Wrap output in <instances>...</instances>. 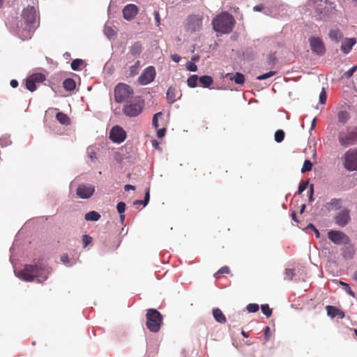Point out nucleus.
I'll list each match as a JSON object with an SVG mask.
<instances>
[{"label":"nucleus","instance_id":"1","mask_svg":"<svg viewBox=\"0 0 357 357\" xmlns=\"http://www.w3.org/2000/svg\"><path fill=\"white\" fill-rule=\"evenodd\" d=\"M303 10L321 21H328L337 13L335 1L331 0H308L303 6Z\"/></svg>","mask_w":357,"mask_h":357},{"label":"nucleus","instance_id":"2","mask_svg":"<svg viewBox=\"0 0 357 357\" xmlns=\"http://www.w3.org/2000/svg\"><path fill=\"white\" fill-rule=\"evenodd\" d=\"M52 273V268L43 262L37 264H26L19 272L15 271V275L25 282L36 281L42 283L47 280Z\"/></svg>","mask_w":357,"mask_h":357},{"label":"nucleus","instance_id":"3","mask_svg":"<svg viewBox=\"0 0 357 357\" xmlns=\"http://www.w3.org/2000/svg\"><path fill=\"white\" fill-rule=\"evenodd\" d=\"M212 24L215 31L227 34L232 31L235 20L229 13L222 12L213 20Z\"/></svg>","mask_w":357,"mask_h":357},{"label":"nucleus","instance_id":"4","mask_svg":"<svg viewBox=\"0 0 357 357\" xmlns=\"http://www.w3.org/2000/svg\"><path fill=\"white\" fill-rule=\"evenodd\" d=\"M37 26V13L33 6H27L22 11L21 26L19 29L29 33L33 31Z\"/></svg>","mask_w":357,"mask_h":357},{"label":"nucleus","instance_id":"5","mask_svg":"<svg viewBox=\"0 0 357 357\" xmlns=\"http://www.w3.org/2000/svg\"><path fill=\"white\" fill-rule=\"evenodd\" d=\"M146 326L152 333H157L160 329L163 317L156 309L150 308L147 310L146 314Z\"/></svg>","mask_w":357,"mask_h":357},{"label":"nucleus","instance_id":"6","mask_svg":"<svg viewBox=\"0 0 357 357\" xmlns=\"http://www.w3.org/2000/svg\"><path fill=\"white\" fill-rule=\"evenodd\" d=\"M144 105V100L141 97L137 96L126 102L123 107V112L126 116L135 117L142 113Z\"/></svg>","mask_w":357,"mask_h":357},{"label":"nucleus","instance_id":"7","mask_svg":"<svg viewBox=\"0 0 357 357\" xmlns=\"http://www.w3.org/2000/svg\"><path fill=\"white\" fill-rule=\"evenodd\" d=\"M132 89L124 83H119L114 88V100L121 103L127 100L133 94Z\"/></svg>","mask_w":357,"mask_h":357},{"label":"nucleus","instance_id":"8","mask_svg":"<svg viewBox=\"0 0 357 357\" xmlns=\"http://www.w3.org/2000/svg\"><path fill=\"white\" fill-rule=\"evenodd\" d=\"M308 42L312 52L319 56L325 54L326 49L323 40L319 37L310 36Z\"/></svg>","mask_w":357,"mask_h":357},{"label":"nucleus","instance_id":"9","mask_svg":"<svg viewBox=\"0 0 357 357\" xmlns=\"http://www.w3.org/2000/svg\"><path fill=\"white\" fill-rule=\"evenodd\" d=\"M328 238L331 242L337 245L349 244L350 243L349 237L340 230L331 229L328 231Z\"/></svg>","mask_w":357,"mask_h":357},{"label":"nucleus","instance_id":"10","mask_svg":"<svg viewBox=\"0 0 357 357\" xmlns=\"http://www.w3.org/2000/svg\"><path fill=\"white\" fill-rule=\"evenodd\" d=\"M344 167L349 171L357 170V149L346 152L344 154Z\"/></svg>","mask_w":357,"mask_h":357},{"label":"nucleus","instance_id":"11","mask_svg":"<svg viewBox=\"0 0 357 357\" xmlns=\"http://www.w3.org/2000/svg\"><path fill=\"white\" fill-rule=\"evenodd\" d=\"M96 188L90 183H81L76 189L77 196L83 199H89L95 192Z\"/></svg>","mask_w":357,"mask_h":357},{"label":"nucleus","instance_id":"12","mask_svg":"<svg viewBox=\"0 0 357 357\" xmlns=\"http://www.w3.org/2000/svg\"><path fill=\"white\" fill-rule=\"evenodd\" d=\"M185 26L188 31H198L202 26V17L199 15H191L187 18Z\"/></svg>","mask_w":357,"mask_h":357},{"label":"nucleus","instance_id":"13","mask_svg":"<svg viewBox=\"0 0 357 357\" xmlns=\"http://www.w3.org/2000/svg\"><path fill=\"white\" fill-rule=\"evenodd\" d=\"M155 75V68L150 66L143 70L138 78V82L142 85H147L154 80Z\"/></svg>","mask_w":357,"mask_h":357},{"label":"nucleus","instance_id":"14","mask_svg":"<svg viewBox=\"0 0 357 357\" xmlns=\"http://www.w3.org/2000/svg\"><path fill=\"white\" fill-rule=\"evenodd\" d=\"M126 138V132L119 126H114L109 132V139L114 143L121 144Z\"/></svg>","mask_w":357,"mask_h":357},{"label":"nucleus","instance_id":"15","mask_svg":"<svg viewBox=\"0 0 357 357\" xmlns=\"http://www.w3.org/2000/svg\"><path fill=\"white\" fill-rule=\"evenodd\" d=\"M350 220V211L346 208L338 212L334 217L335 223L340 227H344Z\"/></svg>","mask_w":357,"mask_h":357},{"label":"nucleus","instance_id":"16","mask_svg":"<svg viewBox=\"0 0 357 357\" xmlns=\"http://www.w3.org/2000/svg\"><path fill=\"white\" fill-rule=\"evenodd\" d=\"M338 139L340 144L344 147H348L354 144L357 141V127L348 132L345 136L340 135Z\"/></svg>","mask_w":357,"mask_h":357},{"label":"nucleus","instance_id":"17","mask_svg":"<svg viewBox=\"0 0 357 357\" xmlns=\"http://www.w3.org/2000/svg\"><path fill=\"white\" fill-rule=\"evenodd\" d=\"M123 18L128 21L133 20L138 13V7L132 3L126 5L123 10Z\"/></svg>","mask_w":357,"mask_h":357},{"label":"nucleus","instance_id":"18","mask_svg":"<svg viewBox=\"0 0 357 357\" xmlns=\"http://www.w3.org/2000/svg\"><path fill=\"white\" fill-rule=\"evenodd\" d=\"M356 40L354 38H346L343 40L341 44L340 50L344 54H349L354 45L356 44Z\"/></svg>","mask_w":357,"mask_h":357},{"label":"nucleus","instance_id":"19","mask_svg":"<svg viewBox=\"0 0 357 357\" xmlns=\"http://www.w3.org/2000/svg\"><path fill=\"white\" fill-rule=\"evenodd\" d=\"M327 315L331 318L338 317L343 319L345 316L344 312L337 307L333 305H327L326 307Z\"/></svg>","mask_w":357,"mask_h":357},{"label":"nucleus","instance_id":"20","mask_svg":"<svg viewBox=\"0 0 357 357\" xmlns=\"http://www.w3.org/2000/svg\"><path fill=\"white\" fill-rule=\"evenodd\" d=\"M342 257L345 259H351L355 255L354 246L349 243V244H344V246L342 249Z\"/></svg>","mask_w":357,"mask_h":357},{"label":"nucleus","instance_id":"21","mask_svg":"<svg viewBox=\"0 0 357 357\" xmlns=\"http://www.w3.org/2000/svg\"><path fill=\"white\" fill-rule=\"evenodd\" d=\"M226 77L234 81L236 84H243L245 82V76L241 73H231L226 75Z\"/></svg>","mask_w":357,"mask_h":357},{"label":"nucleus","instance_id":"22","mask_svg":"<svg viewBox=\"0 0 357 357\" xmlns=\"http://www.w3.org/2000/svg\"><path fill=\"white\" fill-rule=\"evenodd\" d=\"M176 93H177V89L176 86H171L169 87L167 91V99L168 100V102L169 104H173L177 100L176 98ZM181 96V94H180V96L178 98L179 99Z\"/></svg>","mask_w":357,"mask_h":357},{"label":"nucleus","instance_id":"23","mask_svg":"<svg viewBox=\"0 0 357 357\" xmlns=\"http://www.w3.org/2000/svg\"><path fill=\"white\" fill-rule=\"evenodd\" d=\"M329 38L335 41V43H339L342 39L343 35L339 29H332L330 30L328 33Z\"/></svg>","mask_w":357,"mask_h":357},{"label":"nucleus","instance_id":"24","mask_svg":"<svg viewBox=\"0 0 357 357\" xmlns=\"http://www.w3.org/2000/svg\"><path fill=\"white\" fill-rule=\"evenodd\" d=\"M213 316L215 320L220 324H224L226 322V317L219 308L213 309Z\"/></svg>","mask_w":357,"mask_h":357},{"label":"nucleus","instance_id":"25","mask_svg":"<svg viewBox=\"0 0 357 357\" xmlns=\"http://www.w3.org/2000/svg\"><path fill=\"white\" fill-rule=\"evenodd\" d=\"M342 203L341 199L333 198L327 203V207L330 210H337L341 208Z\"/></svg>","mask_w":357,"mask_h":357},{"label":"nucleus","instance_id":"26","mask_svg":"<svg viewBox=\"0 0 357 357\" xmlns=\"http://www.w3.org/2000/svg\"><path fill=\"white\" fill-rule=\"evenodd\" d=\"M199 82L204 88H209L213 79L210 75H202L199 77Z\"/></svg>","mask_w":357,"mask_h":357},{"label":"nucleus","instance_id":"27","mask_svg":"<svg viewBox=\"0 0 357 357\" xmlns=\"http://www.w3.org/2000/svg\"><path fill=\"white\" fill-rule=\"evenodd\" d=\"M142 52V47L140 42H135L130 50V54L134 56H139Z\"/></svg>","mask_w":357,"mask_h":357},{"label":"nucleus","instance_id":"28","mask_svg":"<svg viewBox=\"0 0 357 357\" xmlns=\"http://www.w3.org/2000/svg\"><path fill=\"white\" fill-rule=\"evenodd\" d=\"M100 215L98 212L96 211H91L88 213H86L84 215V218L87 221H93L96 222L100 220Z\"/></svg>","mask_w":357,"mask_h":357},{"label":"nucleus","instance_id":"29","mask_svg":"<svg viewBox=\"0 0 357 357\" xmlns=\"http://www.w3.org/2000/svg\"><path fill=\"white\" fill-rule=\"evenodd\" d=\"M56 119L57 121L62 125H69L70 124V118L68 116L63 112H57L56 114Z\"/></svg>","mask_w":357,"mask_h":357},{"label":"nucleus","instance_id":"30","mask_svg":"<svg viewBox=\"0 0 357 357\" xmlns=\"http://www.w3.org/2000/svg\"><path fill=\"white\" fill-rule=\"evenodd\" d=\"M63 88L68 91H72L75 89L76 84L73 78H66L63 82Z\"/></svg>","mask_w":357,"mask_h":357},{"label":"nucleus","instance_id":"31","mask_svg":"<svg viewBox=\"0 0 357 357\" xmlns=\"http://www.w3.org/2000/svg\"><path fill=\"white\" fill-rule=\"evenodd\" d=\"M350 118V115L347 111L341 110L337 113L338 122L344 124Z\"/></svg>","mask_w":357,"mask_h":357},{"label":"nucleus","instance_id":"32","mask_svg":"<svg viewBox=\"0 0 357 357\" xmlns=\"http://www.w3.org/2000/svg\"><path fill=\"white\" fill-rule=\"evenodd\" d=\"M103 31L105 35L109 40L114 39L116 36V31L109 26L105 25Z\"/></svg>","mask_w":357,"mask_h":357},{"label":"nucleus","instance_id":"33","mask_svg":"<svg viewBox=\"0 0 357 357\" xmlns=\"http://www.w3.org/2000/svg\"><path fill=\"white\" fill-rule=\"evenodd\" d=\"M25 85L26 89H28L31 92H33L36 90V83L33 80V79L29 76L25 80Z\"/></svg>","mask_w":357,"mask_h":357},{"label":"nucleus","instance_id":"34","mask_svg":"<svg viewBox=\"0 0 357 357\" xmlns=\"http://www.w3.org/2000/svg\"><path fill=\"white\" fill-rule=\"evenodd\" d=\"M84 63V60L81 59H75L71 62L70 67L73 70H79Z\"/></svg>","mask_w":357,"mask_h":357},{"label":"nucleus","instance_id":"35","mask_svg":"<svg viewBox=\"0 0 357 357\" xmlns=\"http://www.w3.org/2000/svg\"><path fill=\"white\" fill-rule=\"evenodd\" d=\"M199 80V77L197 75H190L187 79L188 86L190 88H195L197 86V81Z\"/></svg>","mask_w":357,"mask_h":357},{"label":"nucleus","instance_id":"36","mask_svg":"<svg viewBox=\"0 0 357 357\" xmlns=\"http://www.w3.org/2000/svg\"><path fill=\"white\" fill-rule=\"evenodd\" d=\"M296 275V271L294 268H285L284 271V280H291Z\"/></svg>","mask_w":357,"mask_h":357},{"label":"nucleus","instance_id":"37","mask_svg":"<svg viewBox=\"0 0 357 357\" xmlns=\"http://www.w3.org/2000/svg\"><path fill=\"white\" fill-rule=\"evenodd\" d=\"M284 136H285V134L282 130H281V129L277 130L274 135L275 141L277 143H280L284 140Z\"/></svg>","mask_w":357,"mask_h":357},{"label":"nucleus","instance_id":"38","mask_svg":"<svg viewBox=\"0 0 357 357\" xmlns=\"http://www.w3.org/2000/svg\"><path fill=\"white\" fill-rule=\"evenodd\" d=\"M30 77L33 79V80L36 83H37V82H38V83L43 82V81L45 80V75L43 74V73H33L31 75H30Z\"/></svg>","mask_w":357,"mask_h":357},{"label":"nucleus","instance_id":"39","mask_svg":"<svg viewBox=\"0 0 357 357\" xmlns=\"http://www.w3.org/2000/svg\"><path fill=\"white\" fill-rule=\"evenodd\" d=\"M261 310L262 313L266 317H270L272 314V309L270 308L268 304H264L261 305Z\"/></svg>","mask_w":357,"mask_h":357},{"label":"nucleus","instance_id":"40","mask_svg":"<svg viewBox=\"0 0 357 357\" xmlns=\"http://www.w3.org/2000/svg\"><path fill=\"white\" fill-rule=\"evenodd\" d=\"M87 155L89 158L91 160V162L93 163H96L98 160V158L96 156V153L91 148L87 149Z\"/></svg>","mask_w":357,"mask_h":357},{"label":"nucleus","instance_id":"41","mask_svg":"<svg viewBox=\"0 0 357 357\" xmlns=\"http://www.w3.org/2000/svg\"><path fill=\"white\" fill-rule=\"evenodd\" d=\"M312 163L310 160H305L304 161L303 165L301 168V172L305 173L306 172H310L312 169Z\"/></svg>","mask_w":357,"mask_h":357},{"label":"nucleus","instance_id":"42","mask_svg":"<svg viewBox=\"0 0 357 357\" xmlns=\"http://www.w3.org/2000/svg\"><path fill=\"white\" fill-rule=\"evenodd\" d=\"M327 93L326 89L323 87L319 94V102L321 105H324L326 102Z\"/></svg>","mask_w":357,"mask_h":357},{"label":"nucleus","instance_id":"43","mask_svg":"<svg viewBox=\"0 0 357 357\" xmlns=\"http://www.w3.org/2000/svg\"><path fill=\"white\" fill-rule=\"evenodd\" d=\"M276 74L275 71H269L268 73H264L257 77V80H264L268 79Z\"/></svg>","mask_w":357,"mask_h":357},{"label":"nucleus","instance_id":"44","mask_svg":"<svg viewBox=\"0 0 357 357\" xmlns=\"http://www.w3.org/2000/svg\"><path fill=\"white\" fill-rule=\"evenodd\" d=\"M246 309L248 312H256L259 310V306L257 303H250L247 305Z\"/></svg>","mask_w":357,"mask_h":357},{"label":"nucleus","instance_id":"45","mask_svg":"<svg viewBox=\"0 0 357 357\" xmlns=\"http://www.w3.org/2000/svg\"><path fill=\"white\" fill-rule=\"evenodd\" d=\"M186 69L190 72H196L197 70V66L193 61H188L185 65Z\"/></svg>","mask_w":357,"mask_h":357},{"label":"nucleus","instance_id":"46","mask_svg":"<svg viewBox=\"0 0 357 357\" xmlns=\"http://www.w3.org/2000/svg\"><path fill=\"white\" fill-rule=\"evenodd\" d=\"M308 185H309L308 181H305L301 182L298 185L297 193L298 195H301L303 191H305L306 190Z\"/></svg>","mask_w":357,"mask_h":357},{"label":"nucleus","instance_id":"47","mask_svg":"<svg viewBox=\"0 0 357 357\" xmlns=\"http://www.w3.org/2000/svg\"><path fill=\"white\" fill-rule=\"evenodd\" d=\"M162 112H159L155 113L152 119V126L154 128H157L158 127V118L162 116Z\"/></svg>","mask_w":357,"mask_h":357},{"label":"nucleus","instance_id":"48","mask_svg":"<svg viewBox=\"0 0 357 357\" xmlns=\"http://www.w3.org/2000/svg\"><path fill=\"white\" fill-rule=\"evenodd\" d=\"M11 144V141L10 139V136L6 135L3 136L0 139V146H7Z\"/></svg>","mask_w":357,"mask_h":357},{"label":"nucleus","instance_id":"49","mask_svg":"<svg viewBox=\"0 0 357 357\" xmlns=\"http://www.w3.org/2000/svg\"><path fill=\"white\" fill-rule=\"evenodd\" d=\"M126 205L123 202H119L116 205V210L119 214L124 213Z\"/></svg>","mask_w":357,"mask_h":357},{"label":"nucleus","instance_id":"50","mask_svg":"<svg viewBox=\"0 0 357 357\" xmlns=\"http://www.w3.org/2000/svg\"><path fill=\"white\" fill-rule=\"evenodd\" d=\"M149 200H150V188H147L145 190L144 197V199L142 200L144 202V206H146L148 205Z\"/></svg>","mask_w":357,"mask_h":357},{"label":"nucleus","instance_id":"51","mask_svg":"<svg viewBox=\"0 0 357 357\" xmlns=\"http://www.w3.org/2000/svg\"><path fill=\"white\" fill-rule=\"evenodd\" d=\"M356 70H357V66H354L349 70H347V72L344 73V76L347 79L350 78Z\"/></svg>","mask_w":357,"mask_h":357},{"label":"nucleus","instance_id":"52","mask_svg":"<svg viewBox=\"0 0 357 357\" xmlns=\"http://www.w3.org/2000/svg\"><path fill=\"white\" fill-rule=\"evenodd\" d=\"M92 237H91L90 236L87 235V234H84L82 236V241H83V244H84V247H86L89 243H91L92 242Z\"/></svg>","mask_w":357,"mask_h":357},{"label":"nucleus","instance_id":"53","mask_svg":"<svg viewBox=\"0 0 357 357\" xmlns=\"http://www.w3.org/2000/svg\"><path fill=\"white\" fill-rule=\"evenodd\" d=\"M140 65V61H137L134 65L130 67V75H135L137 73V70Z\"/></svg>","mask_w":357,"mask_h":357},{"label":"nucleus","instance_id":"54","mask_svg":"<svg viewBox=\"0 0 357 357\" xmlns=\"http://www.w3.org/2000/svg\"><path fill=\"white\" fill-rule=\"evenodd\" d=\"M277 59L273 54H269L267 57V62L269 65L273 66L275 64Z\"/></svg>","mask_w":357,"mask_h":357},{"label":"nucleus","instance_id":"55","mask_svg":"<svg viewBox=\"0 0 357 357\" xmlns=\"http://www.w3.org/2000/svg\"><path fill=\"white\" fill-rule=\"evenodd\" d=\"M306 229H310L312 230H314L315 236L317 238H319L320 237V233L319 230L314 227V225L312 223H309L307 226L306 227Z\"/></svg>","mask_w":357,"mask_h":357},{"label":"nucleus","instance_id":"56","mask_svg":"<svg viewBox=\"0 0 357 357\" xmlns=\"http://www.w3.org/2000/svg\"><path fill=\"white\" fill-rule=\"evenodd\" d=\"M229 273V268L227 266H223L218 270V271L214 275V276L217 278L218 275H219V274Z\"/></svg>","mask_w":357,"mask_h":357},{"label":"nucleus","instance_id":"57","mask_svg":"<svg viewBox=\"0 0 357 357\" xmlns=\"http://www.w3.org/2000/svg\"><path fill=\"white\" fill-rule=\"evenodd\" d=\"M61 261H62V263H63L64 265H66V266H72V264H69V261H70V259H69L68 256V255H62V256H61Z\"/></svg>","mask_w":357,"mask_h":357},{"label":"nucleus","instance_id":"58","mask_svg":"<svg viewBox=\"0 0 357 357\" xmlns=\"http://www.w3.org/2000/svg\"><path fill=\"white\" fill-rule=\"evenodd\" d=\"M165 133H166V128H162L158 130L157 136L158 138H162L165 135Z\"/></svg>","mask_w":357,"mask_h":357},{"label":"nucleus","instance_id":"59","mask_svg":"<svg viewBox=\"0 0 357 357\" xmlns=\"http://www.w3.org/2000/svg\"><path fill=\"white\" fill-rule=\"evenodd\" d=\"M270 331H271L270 327L269 326H266V328L264 329V340H265L266 342L269 340Z\"/></svg>","mask_w":357,"mask_h":357},{"label":"nucleus","instance_id":"60","mask_svg":"<svg viewBox=\"0 0 357 357\" xmlns=\"http://www.w3.org/2000/svg\"><path fill=\"white\" fill-rule=\"evenodd\" d=\"M346 291L348 294H349L350 296H351L352 297H354L355 296V294L354 292L351 290V289L350 288L349 285V284H346Z\"/></svg>","mask_w":357,"mask_h":357},{"label":"nucleus","instance_id":"61","mask_svg":"<svg viewBox=\"0 0 357 357\" xmlns=\"http://www.w3.org/2000/svg\"><path fill=\"white\" fill-rule=\"evenodd\" d=\"M171 58L176 63H178L181 61V56L178 54H173L171 56Z\"/></svg>","mask_w":357,"mask_h":357},{"label":"nucleus","instance_id":"62","mask_svg":"<svg viewBox=\"0 0 357 357\" xmlns=\"http://www.w3.org/2000/svg\"><path fill=\"white\" fill-rule=\"evenodd\" d=\"M135 189V186L133 185H130V184H126L125 186H124V190L126 191L127 190H134Z\"/></svg>","mask_w":357,"mask_h":357},{"label":"nucleus","instance_id":"63","mask_svg":"<svg viewBox=\"0 0 357 357\" xmlns=\"http://www.w3.org/2000/svg\"><path fill=\"white\" fill-rule=\"evenodd\" d=\"M10 84L12 88H16L18 86V82L16 79H12Z\"/></svg>","mask_w":357,"mask_h":357},{"label":"nucleus","instance_id":"64","mask_svg":"<svg viewBox=\"0 0 357 357\" xmlns=\"http://www.w3.org/2000/svg\"><path fill=\"white\" fill-rule=\"evenodd\" d=\"M154 17H155V20L156 21L157 25L159 26V24H160V17H159L158 12H157V11L154 12Z\"/></svg>","mask_w":357,"mask_h":357}]
</instances>
